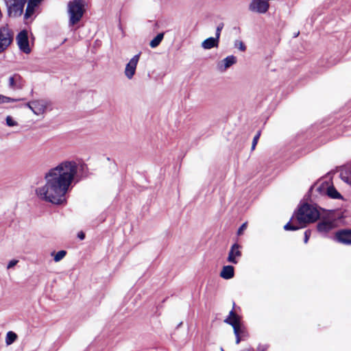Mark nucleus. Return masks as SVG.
Wrapping results in <instances>:
<instances>
[{"mask_svg": "<svg viewBox=\"0 0 351 351\" xmlns=\"http://www.w3.org/2000/svg\"><path fill=\"white\" fill-rule=\"evenodd\" d=\"M341 178L347 183H351V178L346 177L343 173H341Z\"/></svg>", "mask_w": 351, "mask_h": 351, "instance_id": "obj_31", "label": "nucleus"}, {"mask_svg": "<svg viewBox=\"0 0 351 351\" xmlns=\"http://www.w3.org/2000/svg\"><path fill=\"white\" fill-rule=\"evenodd\" d=\"M6 124L9 127H14L18 125V123L16 121H15L11 116H8L5 119Z\"/></svg>", "mask_w": 351, "mask_h": 351, "instance_id": "obj_25", "label": "nucleus"}, {"mask_svg": "<svg viewBox=\"0 0 351 351\" xmlns=\"http://www.w3.org/2000/svg\"><path fill=\"white\" fill-rule=\"evenodd\" d=\"M141 55V52L134 55L126 64L124 69V75L127 79L132 80L134 77Z\"/></svg>", "mask_w": 351, "mask_h": 351, "instance_id": "obj_8", "label": "nucleus"}, {"mask_svg": "<svg viewBox=\"0 0 351 351\" xmlns=\"http://www.w3.org/2000/svg\"><path fill=\"white\" fill-rule=\"evenodd\" d=\"M4 1L10 17H18L22 14L25 0H4Z\"/></svg>", "mask_w": 351, "mask_h": 351, "instance_id": "obj_6", "label": "nucleus"}, {"mask_svg": "<svg viewBox=\"0 0 351 351\" xmlns=\"http://www.w3.org/2000/svg\"><path fill=\"white\" fill-rule=\"evenodd\" d=\"M319 215L320 213L316 206L308 204H304L300 206L295 215L292 217V220L296 219L299 226H295L289 222L284 226V229L285 230H296L302 228L307 223H313L317 221Z\"/></svg>", "mask_w": 351, "mask_h": 351, "instance_id": "obj_2", "label": "nucleus"}, {"mask_svg": "<svg viewBox=\"0 0 351 351\" xmlns=\"http://www.w3.org/2000/svg\"><path fill=\"white\" fill-rule=\"evenodd\" d=\"M17 45L19 49L26 54H29L32 49L29 46L27 32L23 30L20 32L16 38Z\"/></svg>", "mask_w": 351, "mask_h": 351, "instance_id": "obj_9", "label": "nucleus"}, {"mask_svg": "<svg viewBox=\"0 0 351 351\" xmlns=\"http://www.w3.org/2000/svg\"><path fill=\"white\" fill-rule=\"evenodd\" d=\"M17 339V335L13 331H9L6 334L5 343L7 346L12 344Z\"/></svg>", "mask_w": 351, "mask_h": 351, "instance_id": "obj_21", "label": "nucleus"}, {"mask_svg": "<svg viewBox=\"0 0 351 351\" xmlns=\"http://www.w3.org/2000/svg\"><path fill=\"white\" fill-rule=\"evenodd\" d=\"M261 136V132L258 131L257 132V134L254 136V138H253V141H252V149L254 150L256 147V145L258 143V141L259 139V137Z\"/></svg>", "mask_w": 351, "mask_h": 351, "instance_id": "obj_26", "label": "nucleus"}, {"mask_svg": "<svg viewBox=\"0 0 351 351\" xmlns=\"http://www.w3.org/2000/svg\"><path fill=\"white\" fill-rule=\"evenodd\" d=\"M234 45V47L237 48L241 51H245L246 49V47H245V44L243 43V41H241L240 40H235Z\"/></svg>", "mask_w": 351, "mask_h": 351, "instance_id": "obj_24", "label": "nucleus"}, {"mask_svg": "<svg viewBox=\"0 0 351 351\" xmlns=\"http://www.w3.org/2000/svg\"><path fill=\"white\" fill-rule=\"evenodd\" d=\"M223 25L221 23V24H219L216 29L215 38H217L218 40L219 39L221 32V29H223Z\"/></svg>", "mask_w": 351, "mask_h": 351, "instance_id": "obj_27", "label": "nucleus"}, {"mask_svg": "<svg viewBox=\"0 0 351 351\" xmlns=\"http://www.w3.org/2000/svg\"><path fill=\"white\" fill-rule=\"evenodd\" d=\"M164 37V33L158 34L154 38H153L149 43V45L152 48H155L158 47L161 41L162 40Z\"/></svg>", "mask_w": 351, "mask_h": 351, "instance_id": "obj_22", "label": "nucleus"}, {"mask_svg": "<svg viewBox=\"0 0 351 351\" xmlns=\"http://www.w3.org/2000/svg\"><path fill=\"white\" fill-rule=\"evenodd\" d=\"M23 99L21 98H12L3 95H0V104H9L19 101Z\"/></svg>", "mask_w": 351, "mask_h": 351, "instance_id": "obj_20", "label": "nucleus"}, {"mask_svg": "<svg viewBox=\"0 0 351 351\" xmlns=\"http://www.w3.org/2000/svg\"><path fill=\"white\" fill-rule=\"evenodd\" d=\"M335 228V223L330 220L323 221L318 223L317 230L320 232L326 233Z\"/></svg>", "mask_w": 351, "mask_h": 351, "instance_id": "obj_16", "label": "nucleus"}, {"mask_svg": "<svg viewBox=\"0 0 351 351\" xmlns=\"http://www.w3.org/2000/svg\"><path fill=\"white\" fill-rule=\"evenodd\" d=\"M247 228V223H243L241 227L239 228L237 234L241 235L243 234V231Z\"/></svg>", "mask_w": 351, "mask_h": 351, "instance_id": "obj_29", "label": "nucleus"}, {"mask_svg": "<svg viewBox=\"0 0 351 351\" xmlns=\"http://www.w3.org/2000/svg\"><path fill=\"white\" fill-rule=\"evenodd\" d=\"M85 5L84 0H73L68 3L67 12L69 27L75 25L81 21L85 12Z\"/></svg>", "mask_w": 351, "mask_h": 351, "instance_id": "obj_3", "label": "nucleus"}, {"mask_svg": "<svg viewBox=\"0 0 351 351\" xmlns=\"http://www.w3.org/2000/svg\"><path fill=\"white\" fill-rule=\"evenodd\" d=\"M66 254V252L64 250H60L54 254L53 260L55 262H59L64 258Z\"/></svg>", "mask_w": 351, "mask_h": 351, "instance_id": "obj_23", "label": "nucleus"}, {"mask_svg": "<svg viewBox=\"0 0 351 351\" xmlns=\"http://www.w3.org/2000/svg\"><path fill=\"white\" fill-rule=\"evenodd\" d=\"M225 322L233 327L234 333L237 337L236 343L238 344L240 342L239 335L242 332L240 317L232 310L228 317L225 319Z\"/></svg>", "mask_w": 351, "mask_h": 351, "instance_id": "obj_7", "label": "nucleus"}, {"mask_svg": "<svg viewBox=\"0 0 351 351\" xmlns=\"http://www.w3.org/2000/svg\"><path fill=\"white\" fill-rule=\"evenodd\" d=\"M317 190L321 193L327 194L328 196L332 199H340L341 195L340 193L332 186H329L328 183L324 186V184L322 186L317 187Z\"/></svg>", "mask_w": 351, "mask_h": 351, "instance_id": "obj_13", "label": "nucleus"}, {"mask_svg": "<svg viewBox=\"0 0 351 351\" xmlns=\"http://www.w3.org/2000/svg\"><path fill=\"white\" fill-rule=\"evenodd\" d=\"M236 62L237 58L234 56H228L217 63V70L219 71L220 72H225L231 66L236 64Z\"/></svg>", "mask_w": 351, "mask_h": 351, "instance_id": "obj_11", "label": "nucleus"}, {"mask_svg": "<svg viewBox=\"0 0 351 351\" xmlns=\"http://www.w3.org/2000/svg\"><path fill=\"white\" fill-rule=\"evenodd\" d=\"M8 85L12 90H19L23 86V81L19 75L14 74L9 77Z\"/></svg>", "mask_w": 351, "mask_h": 351, "instance_id": "obj_15", "label": "nucleus"}, {"mask_svg": "<svg viewBox=\"0 0 351 351\" xmlns=\"http://www.w3.org/2000/svg\"><path fill=\"white\" fill-rule=\"evenodd\" d=\"M78 169L79 164L75 160L61 162L45 174V184L36 189L37 196L53 204H64L66 194L77 176Z\"/></svg>", "mask_w": 351, "mask_h": 351, "instance_id": "obj_1", "label": "nucleus"}, {"mask_svg": "<svg viewBox=\"0 0 351 351\" xmlns=\"http://www.w3.org/2000/svg\"><path fill=\"white\" fill-rule=\"evenodd\" d=\"M19 263L18 260L12 259L9 261L7 265V269H10L12 267H14L17 263Z\"/></svg>", "mask_w": 351, "mask_h": 351, "instance_id": "obj_28", "label": "nucleus"}, {"mask_svg": "<svg viewBox=\"0 0 351 351\" xmlns=\"http://www.w3.org/2000/svg\"><path fill=\"white\" fill-rule=\"evenodd\" d=\"M234 276V269L233 266L226 265L223 267L221 272L220 276L226 280L231 279Z\"/></svg>", "mask_w": 351, "mask_h": 351, "instance_id": "obj_17", "label": "nucleus"}, {"mask_svg": "<svg viewBox=\"0 0 351 351\" xmlns=\"http://www.w3.org/2000/svg\"><path fill=\"white\" fill-rule=\"evenodd\" d=\"M14 33L8 25L0 27V53L5 51L12 44Z\"/></svg>", "mask_w": 351, "mask_h": 351, "instance_id": "obj_5", "label": "nucleus"}, {"mask_svg": "<svg viewBox=\"0 0 351 351\" xmlns=\"http://www.w3.org/2000/svg\"><path fill=\"white\" fill-rule=\"evenodd\" d=\"M38 6V4L29 0L25 10V19H27L31 17L34 14L35 10Z\"/></svg>", "mask_w": 351, "mask_h": 351, "instance_id": "obj_19", "label": "nucleus"}, {"mask_svg": "<svg viewBox=\"0 0 351 351\" xmlns=\"http://www.w3.org/2000/svg\"><path fill=\"white\" fill-rule=\"evenodd\" d=\"M77 237L80 239L83 240L85 237V234L84 232H80L78 233Z\"/></svg>", "mask_w": 351, "mask_h": 351, "instance_id": "obj_32", "label": "nucleus"}, {"mask_svg": "<svg viewBox=\"0 0 351 351\" xmlns=\"http://www.w3.org/2000/svg\"><path fill=\"white\" fill-rule=\"evenodd\" d=\"M36 117H44L48 111L52 110L51 102L44 98H38L29 101L25 104Z\"/></svg>", "mask_w": 351, "mask_h": 351, "instance_id": "obj_4", "label": "nucleus"}, {"mask_svg": "<svg viewBox=\"0 0 351 351\" xmlns=\"http://www.w3.org/2000/svg\"><path fill=\"white\" fill-rule=\"evenodd\" d=\"M241 256V246L237 243H234L231 247L230 250L228 253V261L233 264H237Z\"/></svg>", "mask_w": 351, "mask_h": 351, "instance_id": "obj_12", "label": "nucleus"}, {"mask_svg": "<svg viewBox=\"0 0 351 351\" xmlns=\"http://www.w3.org/2000/svg\"><path fill=\"white\" fill-rule=\"evenodd\" d=\"M336 240L343 244L351 245V230L339 231L335 234Z\"/></svg>", "mask_w": 351, "mask_h": 351, "instance_id": "obj_14", "label": "nucleus"}, {"mask_svg": "<svg viewBox=\"0 0 351 351\" xmlns=\"http://www.w3.org/2000/svg\"><path fill=\"white\" fill-rule=\"evenodd\" d=\"M269 8V4L267 0H252L249 5V10L251 12L258 14L266 13Z\"/></svg>", "mask_w": 351, "mask_h": 351, "instance_id": "obj_10", "label": "nucleus"}, {"mask_svg": "<svg viewBox=\"0 0 351 351\" xmlns=\"http://www.w3.org/2000/svg\"><path fill=\"white\" fill-rule=\"evenodd\" d=\"M219 40L217 38L210 37L204 40L202 43V47L205 49H210L218 47Z\"/></svg>", "mask_w": 351, "mask_h": 351, "instance_id": "obj_18", "label": "nucleus"}, {"mask_svg": "<svg viewBox=\"0 0 351 351\" xmlns=\"http://www.w3.org/2000/svg\"><path fill=\"white\" fill-rule=\"evenodd\" d=\"M311 236V231L310 230H306L304 232V242L306 243L310 238Z\"/></svg>", "mask_w": 351, "mask_h": 351, "instance_id": "obj_30", "label": "nucleus"}]
</instances>
